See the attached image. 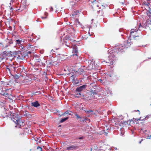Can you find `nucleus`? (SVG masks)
Here are the masks:
<instances>
[{
	"instance_id": "1",
	"label": "nucleus",
	"mask_w": 151,
	"mask_h": 151,
	"mask_svg": "<svg viewBox=\"0 0 151 151\" xmlns=\"http://www.w3.org/2000/svg\"><path fill=\"white\" fill-rule=\"evenodd\" d=\"M125 47L122 44L115 46L113 48V50H109L108 51V53H109V55L108 57V59L109 60L110 64H113L114 62L116 60V54H120V53L124 52V49Z\"/></svg>"
},
{
	"instance_id": "2",
	"label": "nucleus",
	"mask_w": 151,
	"mask_h": 151,
	"mask_svg": "<svg viewBox=\"0 0 151 151\" xmlns=\"http://www.w3.org/2000/svg\"><path fill=\"white\" fill-rule=\"evenodd\" d=\"M10 112L12 120L17 124L19 125L20 126H21V124L23 123L21 120L22 116L16 113H12L11 111Z\"/></svg>"
},
{
	"instance_id": "3",
	"label": "nucleus",
	"mask_w": 151,
	"mask_h": 151,
	"mask_svg": "<svg viewBox=\"0 0 151 151\" xmlns=\"http://www.w3.org/2000/svg\"><path fill=\"white\" fill-rule=\"evenodd\" d=\"M138 31V30H137L136 29H132L131 30V32L130 33V36L128 38V40L127 42H128L130 43V41L132 39V38H134V40H137L138 39V37H139V36L136 35H134L133 34L134 33L135 34L137 33V32Z\"/></svg>"
},
{
	"instance_id": "4",
	"label": "nucleus",
	"mask_w": 151,
	"mask_h": 151,
	"mask_svg": "<svg viewBox=\"0 0 151 151\" xmlns=\"http://www.w3.org/2000/svg\"><path fill=\"white\" fill-rule=\"evenodd\" d=\"M87 87V85H84L77 87L76 90V92H81L84 90Z\"/></svg>"
},
{
	"instance_id": "5",
	"label": "nucleus",
	"mask_w": 151,
	"mask_h": 151,
	"mask_svg": "<svg viewBox=\"0 0 151 151\" xmlns=\"http://www.w3.org/2000/svg\"><path fill=\"white\" fill-rule=\"evenodd\" d=\"M79 148V147L76 145H69L67 147L66 150H76Z\"/></svg>"
},
{
	"instance_id": "6",
	"label": "nucleus",
	"mask_w": 151,
	"mask_h": 151,
	"mask_svg": "<svg viewBox=\"0 0 151 151\" xmlns=\"http://www.w3.org/2000/svg\"><path fill=\"white\" fill-rule=\"evenodd\" d=\"M86 95L87 96H88V98H90V100L91 99H97V96L95 97V96H93V94L91 92H87L86 93Z\"/></svg>"
},
{
	"instance_id": "7",
	"label": "nucleus",
	"mask_w": 151,
	"mask_h": 151,
	"mask_svg": "<svg viewBox=\"0 0 151 151\" xmlns=\"http://www.w3.org/2000/svg\"><path fill=\"white\" fill-rule=\"evenodd\" d=\"M31 104L32 105V106H33L36 108H37L40 105V104L37 101H36L32 102Z\"/></svg>"
},
{
	"instance_id": "8",
	"label": "nucleus",
	"mask_w": 151,
	"mask_h": 151,
	"mask_svg": "<svg viewBox=\"0 0 151 151\" xmlns=\"http://www.w3.org/2000/svg\"><path fill=\"white\" fill-rule=\"evenodd\" d=\"M78 52L77 47L76 46H74L73 47V55H75L76 56H77V53Z\"/></svg>"
},
{
	"instance_id": "9",
	"label": "nucleus",
	"mask_w": 151,
	"mask_h": 151,
	"mask_svg": "<svg viewBox=\"0 0 151 151\" xmlns=\"http://www.w3.org/2000/svg\"><path fill=\"white\" fill-rule=\"evenodd\" d=\"M8 65L10 68L11 72L12 71L15 72L16 71L15 68H16L17 67H16V66H15L14 63H13L12 64H10Z\"/></svg>"
},
{
	"instance_id": "10",
	"label": "nucleus",
	"mask_w": 151,
	"mask_h": 151,
	"mask_svg": "<svg viewBox=\"0 0 151 151\" xmlns=\"http://www.w3.org/2000/svg\"><path fill=\"white\" fill-rule=\"evenodd\" d=\"M16 45H17L18 46H20L22 44H23L24 43V41H22V40H16Z\"/></svg>"
},
{
	"instance_id": "11",
	"label": "nucleus",
	"mask_w": 151,
	"mask_h": 151,
	"mask_svg": "<svg viewBox=\"0 0 151 151\" xmlns=\"http://www.w3.org/2000/svg\"><path fill=\"white\" fill-rule=\"evenodd\" d=\"M84 71L83 69H79L77 71H76V73L77 74L80 75L84 72Z\"/></svg>"
},
{
	"instance_id": "12",
	"label": "nucleus",
	"mask_w": 151,
	"mask_h": 151,
	"mask_svg": "<svg viewBox=\"0 0 151 151\" xmlns=\"http://www.w3.org/2000/svg\"><path fill=\"white\" fill-rule=\"evenodd\" d=\"M70 40V39H69V38L67 37V39H66V40L65 41L64 43L65 45L67 47H70V43L69 42H68L67 41V40Z\"/></svg>"
},
{
	"instance_id": "13",
	"label": "nucleus",
	"mask_w": 151,
	"mask_h": 151,
	"mask_svg": "<svg viewBox=\"0 0 151 151\" xmlns=\"http://www.w3.org/2000/svg\"><path fill=\"white\" fill-rule=\"evenodd\" d=\"M71 111H66L62 115H60V116H61L62 115H65V114H68L69 115H72Z\"/></svg>"
},
{
	"instance_id": "14",
	"label": "nucleus",
	"mask_w": 151,
	"mask_h": 151,
	"mask_svg": "<svg viewBox=\"0 0 151 151\" xmlns=\"http://www.w3.org/2000/svg\"><path fill=\"white\" fill-rule=\"evenodd\" d=\"M55 61H54L53 60H52V59H51L50 60L48 61H47L46 63L49 65H53V63H54Z\"/></svg>"
},
{
	"instance_id": "15",
	"label": "nucleus",
	"mask_w": 151,
	"mask_h": 151,
	"mask_svg": "<svg viewBox=\"0 0 151 151\" xmlns=\"http://www.w3.org/2000/svg\"><path fill=\"white\" fill-rule=\"evenodd\" d=\"M91 92L92 93V94H93V96H98V94L97 93V92L96 91V90H94L93 91V90H92V91H91Z\"/></svg>"
},
{
	"instance_id": "16",
	"label": "nucleus",
	"mask_w": 151,
	"mask_h": 151,
	"mask_svg": "<svg viewBox=\"0 0 151 151\" xmlns=\"http://www.w3.org/2000/svg\"><path fill=\"white\" fill-rule=\"evenodd\" d=\"M8 85L7 82H5L4 81H1V82L0 85L1 86H2L4 87V86H5L7 85Z\"/></svg>"
},
{
	"instance_id": "17",
	"label": "nucleus",
	"mask_w": 151,
	"mask_h": 151,
	"mask_svg": "<svg viewBox=\"0 0 151 151\" xmlns=\"http://www.w3.org/2000/svg\"><path fill=\"white\" fill-rule=\"evenodd\" d=\"M81 97L83 98V99H86L87 100H90V98H88V96H87L86 95H86L82 94L81 95Z\"/></svg>"
},
{
	"instance_id": "18",
	"label": "nucleus",
	"mask_w": 151,
	"mask_h": 151,
	"mask_svg": "<svg viewBox=\"0 0 151 151\" xmlns=\"http://www.w3.org/2000/svg\"><path fill=\"white\" fill-rule=\"evenodd\" d=\"M82 80L80 81L79 80H78L77 78V79H76V80L74 81L73 82V83L76 85H77L80 83L81 82H82Z\"/></svg>"
},
{
	"instance_id": "19",
	"label": "nucleus",
	"mask_w": 151,
	"mask_h": 151,
	"mask_svg": "<svg viewBox=\"0 0 151 151\" xmlns=\"http://www.w3.org/2000/svg\"><path fill=\"white\" fill-rule=\"evenodd\" d=\"M68 119V117H67L66 118L62 119L60 121V122L61 123H63L65 122Z\"/></svg>"
},
{
	"instance_id": "20",
	"label": "nucleus",
	"mask_w": 151,
	"mask_h": 151,
	"mask_svg": "<svg viewBox=\"0 0 151 151\" xmlns=\"http://www.w3.org/2000/svg\"><path fill=\"white\" fill-rule=\"evenodd\" d=\"M146 25H149L151 24V20L150 19H148L146 22Z\"/></svg>"
},
{
	"instance_id": "21",
	"label": "nucleus",
	"mask_w": 151,
	"mask_h": 151,
	"mask_svg": "<svg viewBox=\"0 0 151 151\" xmlns=\"http://www.w3.org/2000/svg\"><path fill=\"white\" fill-rule=\"evenodd\" d=\"M71 78H72V81L73 83V82L74 81L76 80V79H77V78L76 77V76L74 75H72L71 76Z\"/></svg>"
},
{
	"instance_id": "22",
	"label": "nucleus",
	"mask_w": 151,
	"mask_h": 151,
	"mask_svg": "<svg viewBox=\"0 0 151 151\" xmlns=\"http://www.w3.org/2000/svg\"><path fill=\"white\" fill-rule=\"evenodd\" d=\"M87 121L90 122V119L87 118H85L81 121L83 123L86 122Z\"/></svg>"
},
{
	"instance_id": "23",
	"label": "nucleus",
	"mask_w": 151,
	"mask_h": 151,
	"mask_svg": "<svg viewBox=\"0 0 151 151\" xmlns=\"http://www.w3.org/2000/svg\"><path fill=\"white\" fill-rule=\"evenodd\" d=\"M75 116L76 117V118L77 119H82L84 118V117H83V116H81L78 115L77 113L75 114Z\"/></svg>"
},
{
	"instance_id": "24",
	"label": "nucleus",
	"mask_w": 151,
	"mask_h": 151,
	"mask_svg": "<svg viewBox=\"0 0 151 151\" xmlns=\"http://www.w3.org/2000/svg\"><path fill=\"white\" fill-rule=\"evenodd\" d=\"M144 26H142V25H141V24L140 23V24H139V28L138 29H137L136 28V29H137V30H139L140 31H141L142 30V28H145V27H144Z\"/></svg>"
},
{
	"instance_id": "25",
	"label": "nucleus",
	"mask_w": 151,
	"mask_h": 151,
	"mask_svg": "<svg viewBox=\"0 0 151 151\" xmlns=\"http://www.w3.org/2000/svg\"><path fill=\"white\" fill-rule=\"evenodd\" d=\"M35 59L36 60V63H40V58H39L38 57H35Z\"/></svg>"
},
{
	"instance_id": "26",
	"label": "nucleus",
	"mask_w": 151,
	"mask_h": 151,
	"mask_svg": "<svg viewBox=\"0 0 151 151\" xmlns=\"http://www.w3.org/2000/svg\"><path fill=\"white\" fill-rule=\"evenodd\" d=\"M77 93L76 94V96L77 97L79 98L81 96V92H77Z\"/></svg>"
},
{
	"instance_id": "27",
	"label": "nucleus",
	"mask_w": 151,
	"mask_h": 151,
	"mask_svg": "<svg viewBox=\"0 0 151 151\" xmlns=\"http://www.w3.org/2000/svg\"><path fill=\"white\" fill-rule=\"evenodd\" d=\"M29 113L27 111H25L24 112V114H23V115L24 116H27V117H28L29 116Z\"/></svg>"
},
{
	"instance_id": "28",
	"label": "nucleus",
	"mask_w": 151,
	"mask_h": 151,
	"mask_svg": "<svg viewBox=\"0 0 151 151\" xmlns=\"http://www.w3.org/2000/svg\"><path fill=\"white\" fill-rule=\"evenodd\" d=\"M101 147H98L96 146H94V150H95L96 151H99L100 150H101V149H100Z\"/></svg>"
},
{
	"instance_id": "29",
	"label": "nucleus",
	"mask_w": 151,
	"mask_h": 151,
	"mask_svg": "<svg viewBox=\"0 0 151 151\" xmlns=\"http://www.w3.org/2000/svg\"><path fill=\"white\" fill-rule=\"evenodd\" d=\"M24 82L25 83V84L28 85L30 84L31 82V81L26 80L25 81H24Z\"/></svg>"
},
{
	"instance_id": "30",
	"label": "nucleus",
	"mask_w": 151,
	"mask_h": 151,
	"mask_svg": "<svg viewBox=\"0 0 151 151\" xmlns=\"http://www.w3.org/2000/svg\"><path fill=\"white\" fill-rule=\"evenodd\" d=\"M4 90H3V87L2 86H0V93H3Z\"/></svg>"
},
{
	"instance_id": "31",
	"label": "nucleus",
	"mask_w": 151,
	"mask_h": 151,
	"mask_svg": "<svg viewBox=\"0 0 151 151\" xmlns=\"http://www.w3.org/2000/svg\"><path fill=\"white\" fill-rule=\"evenodd\" d=\"M40 94H41V93L40 91H36L35 92L33 93V95L35 96L39 95Z\"/></svg>"
},
{
	"instance_id": "32",
	"label": "nucleus",
	"mask_w": 151,
	"mask_h": 151,
	"mask_svg": "<svg viewBox=\"0 0 151 151\" xmlns=\"http://www.w3.org/2000/svg\"><path fill=\"white\" fill-rule=\"evenodd\" d=\"M6 70H8L10 73H11V70L10 68H9V65H7L6 66Z\"/></svg>"
},
{
	"instance_id": "33",
	"label": "nucleus",
	"mask_w": 151,
	"mask_h": 151,
	"mask_svg": "<svg viewBox=\"0 0 151 151\" xmlns=\"http://www.w3.org/2000/svg\"><path fill=\"white\" fill-rule=\"evenodd\" d=\"M23 44H22L21 45L19 46V49L20 50L22 51V50H23V49L24 48V46L22 45Z\"/></svg>"
},
{
	"instance_id": "34",
	"label": "nucleus",
	"mask_w": 151,
	"mask_h": 151,
	"mask_svg": "<svg viewBox=\"0 0 151 151\" xmlns=\"http://www.w3.org/2000/svg\"><path fill=\"white\" fill-rule=\"evenodd\" d=\"M13 43V42L12 40H9L8 42V44L9 45H10Z\"/></svg>"
},
{
	"instance_id": "35",
	"label": "nucleus",
	"mask_w": 151,
	"mask_h": 151,
	"mask_svg": "<svg viewBox=\"0 0 151 151\" xmlns=\"http://www.w3.org/2000/svg\"><path fill=\"white\" fill-rule=\"evenodd\" d=\"M19 78V76L17 74H16L14 76V78L15 79H18Z\"/></svg>"
},
{
	"instance_id": "36",
	"label": "nucleus",
	"mask_w": 151,
	"mask_h": 151,
	"mask_svg": "<svg viewBox=\"0 0 151 151\" xmlns=\"http://www.w3.org/2000/svg\"><path fill=\"white\" fill-rule=\"evenodd\" d=\"M93 88V89L94 90H96L97 88V86H96V84H94V85L93 86H92Z\"/></svg>"
},
{
	"instance_id": "37",
	"label": "nucleus",
	"mask_w": 151,
	"mask_h": 151,
	"mask_svg": "<svg viewBox=\"0 0 151 151\" xmlns=\"http://www.w3.org/2000/svg\"><path fill=\"white\" fill-rule=\"evenodd\" d=\"M7 93L6 92H5V93H0V94L2 95H3L4 96H5L6 97V95H7Z\"/></svg>"
},
{
	"instance_id": "38",
	"label": "nucleus",
	"mask_w": 151,
	"mask_h": 151,
	"mask_svg": "<svg viewBox=\"0 0 151 151\" xmlns=\"http://www.w3.org/2000/svg\"><path fill=\"white\" fill-rule=\"evenodd\" d=\"M32 105L31 106H29L28 107V109H29L31 111H32L33 110V109L32 108Z\"/></svg>"
},
{
	"instance_id": "39",
	"label": "nucleus",
	"mask_w": 151,
	"mask_h": 151,
	"mask_svg": "<svg viewBox=\"0 0 151 151\" xmlns=\"http://www.w3.org/2000/svg\"><path fill=\"white\" fill-rule=\"evenodd\" d=\"M6 96V97L9 98L12 96L10 94L7 93Z\"/></svg>"
},
{
	"instance_id": "40",
	"label": "nucleus",
	"mask_w": 151,
	"mask_h": 151,
	"mask_svg": "<svg viewBox=\"0 0 151 151\" xmlns=\"http://www.w3.org/2000/svg\"><path fill=\"white\" fill-rule=\"evenodd\" d=\"M142 118V117H140L139 118V119H135L136 120H137V121H139V120H143V119H141V118Z\"/></svg>"
},
{
	"instance_id": "41",
	"label": "nucleus",
	"mask_w": 151,
	"mask_h": 151,
	"mask_svg": "<svg viewBox=\"0 0 151 151\" xmlns=\"http://www.w3.org/2000/svg\"><path fill=\"white\" fill-rule=\"evenodd\" d=\"M144 4H145V6H148L149 5V4H150V3H149V2H147V3L145 2V3Z\"/></svg>"
},
{
	"instance_id": "42",
	"label": "nucleus",
	"mask_w": 151,
	"mask_h": 151,
	"mask_svg": "<svg viewBox=\"0 0 151 151\" xmlns=\"http://www.w3.org/2000/svg\"><path fill=\"white\" fill-rule=\"evenodd\" d=\"M84 138V137L83 136L81 137H79L78 138V139H83Z\"/></svg>"
},
{
	"instance_id": "43",
	"label": "nucleus",
	"mask_w": 151,
	"mask_h": 151,
	"mask_svg": "<svg viewBox=\"0 0 151 151\" xmlns=\"http://www.w3.org/2000/svg\"><path fill=\"white\" fill-rule=\"evenodd\" d=\"M108 129H107V130H106V131H105V130H103V131H104V132L105 133L107 134L108 133V132H109V131H108Z\"/></svg>"
},
{
	"instance_id": "44",
	"label": "nucleus",
	"mask_w": 151,
	"mask_h": 151,
	"mask_svg": "<svg viewBox=\"0 0 151 151\" xmlns=\"http://www.w3.org/2000/svg\"><path fill=\"white\" fill-rule=\"evenodd\" d=\"M123 29H119V31L120 32H123Z\"/></svg>"
},
{
	"instance_id": "45",
	"label": "nucleus",
	"mask_w": 151,
	"mask_h": 151,
	"mask_svg": "<svg viewBox=\"0 0 151 151\" xmlns=\"http://www.w3.org/2000/svg\"><path fill=\"white\" fill-rule=\"evenodd\" d=\"M39 148L40 149L41 151H42V148L41 147H38L37 149H38Z\"/></svg>"
},
{
	"instance_id": "46",
	"label": "nucleus",
	"mask_w": 151,
	"mask_h": 151,
	"mask_svg": "<svg viewBox=\"0 0 151 151\" xmlns=\"http://www.w3.org/2000/svg\"><path fill=\"white\" fill-rule=\"evenodd\" d=\"M83 40H86L87 39V37H83Z\"/></svg>"
},
{
	"instance_id": "47",
	"label": "nucleus",
	"mask_w": 151,
	"mask_h": 151,
	"mask_svg": "<svg viewBox=\"0 0 151 151\" xmlns=\"http://www.w3.org/2000/svg\"><path fill=\"white\" fill-rule=\"evenodd\" d=\"M150 116V115H147V116H146L145 118V119L146 118H149V117Z\"/></svg>"
},
{
	"instance_id": "48",
	"label": "nucleus",
	"mask_w": 151,
	"mask_h": 151,
	"mask_svg": "<svg viewBox=\"0 0 151 151\" xmlns=\"http://www.w3.org/2000/svg\"><path fill=\"white\" fill-rule=\"evenodd\" d=\"M47 18L46 17H42L41 18L42 19H45Z\"/></svg>"
},
{
	"instance_id": "49",
	"label": "nucleus",
	"mask_w": 151,
	"mask_h": 151,
	"mask_svg": "<svg viewBox=\"0 0 151 151\" xmlns=\"http://www.w3.org/2000/svg\"><path fill=\"white\" fill-rule=\"evenodd\" d=\"M94 83H91L90 84V85H91V86H92H92H93L94 85Z\"/></svg>"
},
{
	"instance_id": "50",
	"label": "nucleus",
	"mask_w": 151,
	"mask_h": 151,
	"mask_svg": "<svg viewBox=\"0 0 151 151\" xmlns=\"http://www.w3.org/2000/svg\"><path fill=\"white\" fill-rule=\"evenodd\" d=\"M93 112V111L92 110H89L88 111V113H90V112Z\"/></svg>"
},
{
	"instance_id": "51",
	"label": "nucleus",
	"mask_w": 151,
	"mask_h": 151,
	"mask_svg": "<svg viewBox=\"0 0 151 151\" xmlns=\"http://www.w3.org/2000/svg\"><path fill=\"white\" fill-rule=\"evenodd\" d=\"M53 11V8L52 7H50V11Z\"/></svg>"
},
{
	"instance_id": "52",
	"label": "nucleus",
	"mask_w": 151,
	"mask_h": 151,
	"mask_svg": "<svg viewBox=\"0 0 151 151\" xmlns=\"http://www.w3.org/2000/svg\"><path fill=\"white\" fill-rule=\"evenodd\" d=\"M10 9L11 10L13 11L14 9L12 8V7H11L10 8Z\"/></svg>"
},
{
	"instance_id": "53",
	"label": "nucleus",
	"mask_w": 151,
	"mask_h": 151,
	"mask_svg": "<svg viewBox=\"0 0 151 151\" xmlns=\"http://www.w3.org/2000/svg\"><path fill=\"white\" fill-rule=\"evenodd\" d=\"M9 44H8V45H5V47H6H6H8L9 46Z\"/></svg>"
},
{
	"instance_id": "54",
	"label": "nucleus",
	"mask_w": 151,
	"mask_h": 151,
	"mask_svg": "<svg viewBox=\"0 0 151 151\" xmlns=\"http://www.w3.org/2000/svg\"><path fill=\"white\" fill-rule=\"evenodd\" d=\"M143 140V139H142L139 142V143L140 144L141 143V142Z\"/></svg>"
},
{
	"instance_id": "55",
	"label": "nucleus",
	"mask_w": 151,
	"mask_h": 151,
	"mask_svg": "<svg viewBox=\"0 0 151 151\" xmlns=\"http://www.w3.org/2000/svg\"><path fill=\"white\" fill-rule=\"evenodd\" d=\"M14 1H15V0H11V2H14Z\"/></svg>"
},
{
	"instance_id": "56",
	"label": "nucleus",
	"mask_w": 151,
	"mask_h": 151,
	"mask_svg": "<svg viewBox=\"0 0 151 151\" xmlns=\"http://www.w3.org/2000/svg\"><path fill=\"white\" fill-rule=\"evenodd\" d=\"M124 3H125V1H124V2H122V4H124Z\"/></svg>"
},
{
	"instance_id": "57",
	"label": "nucleus",
	"mask_w": 151,
	"mask_h": 151,
	"mask_svg": "<svg viewBox=\"0 0 151 151\" xmlns=\"http://www.w3.org/2000/svg\"><path fill=\"white\" fill-rule=\"evenodd\" d=\"M45 15H46V14H47V12H45Z\"/></svg>"
},
{
	"instance_id": "58",
	"label": "nucleus",
	"mask_w": 151,
	"mask_h": 151,
	"mask_svg": "<svg viewBox=\"0 0 151 151\" xmlns=\"http://www.w3.org/2000/svg\"><path fill=\"white\" fill-rule=\"evenodd\" d=\"M149 12L150 14L151 15V10L150 11H149Z\"/></svg>"
},
{
	"instance_id": "59",
	"label": "nucleus",
	"mask_w": 151,
	"mask_h": 151,
	"mask_svg": "<svg viewBox=\"0 0 151 151\" xmlns=\"http://www.w3.org/2000/svg\"><path fill=\"white\" fill-rule=\"evenodd\" d=\"M96 1H96V0H95V1H93V2H96Z\"/></svg>"
},
{
	"instance_id": "60",
	"label": "nucleus",
	"mask_w": 151,
	"mask_h": 151,
	"mask_svg": "<svg viewBox=\"0 0 151 151\" xmlns=\"http://www.w3.org/2000/svg\"><path fill=\"white\" fill-rule=\"evenodd\" d=\"M95 5V6H96L97 7H98L99 6L98 5Z\"/></svg>"
},
{
	"instance_id": "61",
	"label": "nucleus",
	"mask_w": 151,
	"mask_h": 151,
	"mask_svg": "<svg viewBox=\"0 0 151 151\" xmlns=\"http://www.w3.org/2000/svg\"><path fill=\"white\" fill-rule=\"evenodd\" d=\"M99 80L101 81H102V80L101 79H99Z\"/></svg>"
},
{
	"instance_id": "62",
	"label": "nucleus",
	"mask_w": 151,
	"mask_h": 151,
	"mask_svg": "<svg viewBox=\"0 0 151 151\" xmlns=\"http://www.w3.org/2000/svg\"><path fill=\"white\" fill-rule=\"evenodd\" d=\"M124 122V123H125V122ZM125 123H126L127 124V122H125Z\"/></svg>"
},
{
	"instance_id": "63",
	"label": "nucleus",
	"mask_w": 151,
	"mask_h": 151,
	"mask_svg": "<svg viewBox=\"0 0 151 151\" xmlns=\"http://www.w3.org/2000/svg\"><path fill=\"white\" fill-rule=\"evenodd\" d=\"M92 148H91V151H92Z\"/></svg>"
},
{
	"instance_id": "64",
	"label": "nucleus",
	"mask_w": 151,
	"mask_h": 151,
	"mask_svg": "<svg viewBox=\"0 0 151 151\" xmlns=\"http://www.w3.org/2000/svg\"><path fill=\"white\" fill-rule=\"evenodd\" d=\"M117 148H115V150H117Z\"/></svg>"
}]
</instances>
